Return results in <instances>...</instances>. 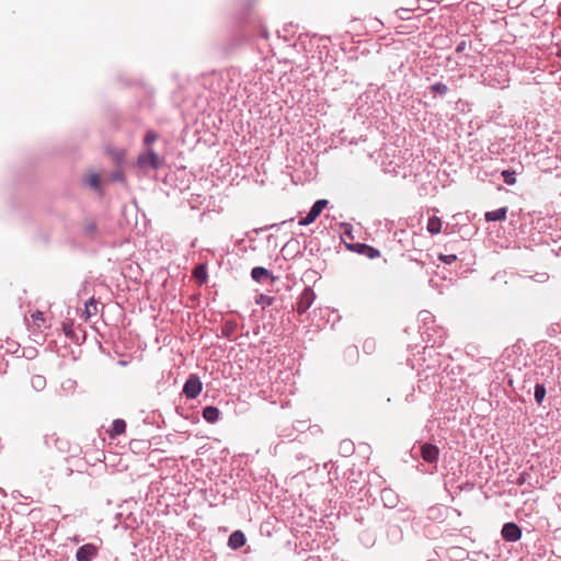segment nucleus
<instances>
[{"label": "nucleus", "mask_w": 561, "mask_h": 561, "mask_svg": "<svg viewBox=\"0 0 561 561\" xmlns=\"http://www.w3.org/2000/svg\"><path fill=\"white\" fill-rule=\"evenodd\" d=\"M466 48V42H461L457 47H456V51H462L465 50Z\"/></svg>", "instance_id": "bb28decb"}, {"label": "nucleus", "mask_w": 561, "mask_h": 561, "mask_svg": "<svg viewBox=\"0 0 561 561\" xmlns=\"http://www.w3.org/2000/svg\"><path fill=\"white\" fill-rule=\"evenodd\" d=\"M439 260L442 262H444L445 264H451L457 260V256L455 254H448V255L440 254Z\"/></svg>", "instance_id": "a878e982"}, {"label": "nucleus", "mask_w": 561, "mask_h": 561, "mask_svg": "<svg viewBox=\"0 0 561 561\" xmlns=\"http://www.w3.org/2000/svg\"><path fill=\"white\" fill-rule=\"evenodd\" d=\"M316 299V294L314 291L312 290L311 287H306L300 297H299V300L297 302V311L298 313H305L310 307L311 305L313 304Z\"/></svg>", "instance_id": "20e7f679"}, {"label": "nucleus", "mask_w": 561, "mask_h": 561, "mask_svg": "<svg viewBox=\"0 0 561 561\" xmlns=\"http://www.w3.org/2000/svg\"><path fill=\"white\" fill-rule=\"evenodd\" d=\"M32 325L41 330L43 327L46 325V319L44 317V313L42 311H35L31 314Z\"/></svg>", "instance_id": "4468645a"}, {"label": "nucleus", "mask_w": 561, "mask_h": 561, "mask_svg": "<svg viewBox=\"0 0 561 561\" xmlns=\"http://www.w3.org/2000/svg\"><path fill=\"white\" fill-rule=\"evenodd\" d=\"M219 414L220 412L216 407L210 405L203 410V417L209 423H215L219 419Z\"/></svg>", "instance_id": "f8f14e48"}, {"label": "nucleus", "mask_w": 561, "mask_h": 561, "mask_svg": "<svg viewBox=\"0 0 561 561\" xmlns=\"http://www.w3.org/2000/svg\"><path fill=\"white\" fill-rule=\"evenodd\" d=\"M228 545L232 549H239L245 545V536L241 530L233 531L228 540Z\"/></svg>", "instance_id": "6e6552de"}, {"label": "nucleus", "mask_w": 561, "mask_h": 561, "mask_svg": "<svg viewBox=\"0 0 561 561\" xmlns=\"http://www.w3.org/2000/svg\"><path fill=\"white\" fill-rule=\"evenodd\" d=\"M137 164L139 168L150 167L157 170L161 167L162 161L153 150L148 149L146 152L138 156Z\"/></svg>", "instance_id": "f03ea898"}, {"label": "nucleus", "mask_w": 561, "mask_h": 561, "mask_svg": "<svg viewBox=\"0 0 561 561\" xmlns=\"http://www.w3.org/2000/svg\"><path fill=\"white\" fill-rule=\"evenodd\" d=\"M502 176L504 179V182L508 185H513L516 183L515 172L510 170H504L502 172Z\"/></svg>", "instance_id": "aec40b11"}, {"label": "nucleus", "mask_w": 561, "mask_h": 561, "mask_svg": "<svg viewBox=\"0 0 561 561\" xmlns=\"http://www.w3.org/2000/svg\"><path fill=\"white\" fill-rule=\"evenodd\" d=\"M193 275L194 277L199 282V283H205L206 279H207V270H206V266L204 265H198L194 268V272H193Z\"/></svg>", "instance_id": "dca6fc26"}, {"label": "nucleus", "mask_w": 561, "mask_h": 561, "mask_svg": "<svg viewBox=\"0 0 561 561\" xmlns=\"http://www.w3.org/2000/svg\"><path fill=\"white\" fill-rule=\"evenodd\" d=\"M328 206L327 199L317 201L311 207L310 211L305 218L299 220L300 226H308L312 224L321 214V211Z\"/></svg>", "instance_id": "7ed1b4c3"}, {"label": "nucleus", "mask_w": 561, "mask_h": 561, "mask_svg": "<svg viewBox=\"0 0 561 561\" xmlns=\"http://www.w3.org/2000/svg\"><path fill=\"white\" fill-rule=\"evenodd\" d=\"M83 230L87 236H92L96 230V225L94 222H88L84 225Z\"/></svg>", "instance_id": "393cba45"}, {"label": "nucleus", "mask_w": 561, "mask_h": 561, "mask_svg": "<svg viewBox=\"0 0 561 561\" xmlns=\"http://www.w3.org/2000/svg\"><path fill=\"white\" fill-rule=\"evenodd\" d=\"M401 12H402V13H407V12H408V10H407V9H400V10H398V13H401Z\"/></svg>", "instance_id": "cd10ccee"}, {"label": "nucleus", "mask_w": 561, "mask_h": 561, "mask_svg": "<svg viewBox=\"0 0 561 561\" xmlns=\"http://www.w3.org/2000/svg\"><path fill=\"white\" fill-rule=\"evenodd\" d=\"M421 456L424 461L428 463H434L438 459L439 449L437 446L426 443L421 447Z\"/></svg>", "instance_id": "0eeeda50"}, {"label": "nucleus", "mask_w": 561, "mask_h": 561, "mask_svg": "<svg viewBox=\"0 0 561 561\" xmlns=\"http://www.w3.org/2000/svg\"><path fill=\"white\" fill-rule=\"evenodd\" d=\"M360 248V252L368 256L369 259H376L380 256V251L370 245L362 244Z\"/></svg>", "instance_id": "f3484780"}, {"label": "nucleus", "mask_w": 561, "mask_h": 561, "mask_svg": "<svg viewBox=\"0 0 561 561\" xmlns=\"http://www.w3.org/2000/svg\"><path fill=\"white\" fill-rule=\"evenodd\" d=\"M432 90L439 94H446L448 92V87L444 83H436L432 85Z\"/></svg>", "instance_id": "5701e85b"}, {"label": "nucleus", "mask_w": 561, "mask_h": 561, "mask_svg": "<svg viewBox=\"0 0 561 561\" xmlns=\"http://www.w3.org/2000/svg\"><path fill=\"white\" fill-rule=\"evenodd\" d=\"M546 397V388L541 383H537L535 387V400L540 405Z\"/></svg>", "instance_id": "6ab92c4d"}, {"label": "nucleus", "mask_w": 561, "mask_h": 561, "mask_svg": "<svg viewBox=\"0 0 561 561\" xmlns=\"http://www.w3.org/2000/svg\"><path fill=\"white\" fill-rule=\"evenodd\" d=\"M88 184L98 190L100 187V176L96 173H93L88 179Z\"/></svg>", "instance_id": "4be33fe9"}, {"label": "nucleus", "mask_w": 561, "mask_h": 561, "mask_svg": "<svg viewBox=\"0 0 561 561\" xmlns=\"http://www.w3.org/2000/svg\"><path fill=\"white\" fill-rule=\"evenodd\" d=\"M126 431V422L124 420L117 419L112 423L111 430L107 431L111 437H115L124 434Z\"/></svg>", "instance_id": "9d476101"}, {"label": "nucleus", "mask_w": 561, "mask_h": 561, "mask_svg": "<svg viewBox=\"0 0 561 561\" xmlns=\"http://www.w3.org/2000/svg\"><path fill=\"white\" fill-rule=\"evenodd\" d=\"M123 157H124V153H123V152H121V153H119V158H118V159H122Z\"/></svg>", "instance_id": "c85d7f7f"}, {"label": "nucleus", "mask_w": 561, "mask_h": 561, "mask_svg": "<svg viewBox=\"0 0 561 561\" xmlns=\"http://www.w3.org/2000/svg\"><path fill=\"white\" fill-rule=\"evenodd\" d=\"M501 535L505 541L515 542L522 537V529L515 523L504 524Z\"/></svg>", "instance_id": "39448f33"}, {"label": "nucleus", "mask_w": 561, "mask_h": 561, "mask_svg": "<svg viewBox=\"0 0 561 561\" xmlns=\"http://www.w3.org/2000/svg\"><path fill=\"white\" fill-rule=\"evenodd\" d=\"M341 449L346 454H352L354 451V444L350 440H343L341 443Z\"/></svg>", "instance_id": "b1692460"}, {"label": "nucleus", "mask_w": 561, "mask_h": 561, "mask_svg": "<svg viewBox=\"0 0 561 561\" xmlns=\"http://www.w3.org/2000/svg\"><path fill=\"white\" fill-rule=\"evenodd\" d=\"M98 313V301L91 298L89 301L85 302L83 316L85 320H89L91 317L95 316Z\"/></svg>", "instance_id": "ddd939ff"}, {"label": "nucleus", "mask_w": 561, "mask_h": 561, "mask_svg": "<svg viewBox=\"0 0 561 561\" xmlns=\"http://www.w3.org/2000/svg\"><path fill=\"white\" fill-rule=\"evenodd\" d=\"M251 276L254 280L261 282L264 278L271 277V273L264 267L256 266L252 270Z\"/></svg>", "instance_id": "2eb2a0df"}, {"label": "nucleus", "mask_w": 561, "mask_h": 561, "mask_svg": "<svg viewBox=\"0 0 561 561\" xmlns=\"http://www.w3.org/2000/svg\"><path fill=\"white\" fill-rule=\"evenodd\" d=\"M98 547L93 543L81 546L76 553L77 561H91L98 554Z\"/></svg>", "instance_id": "423d86ee"}, {"label": "nucleus", "mask_w": 561, "mask_h": 561, "mask_svg": "<svg viewBox=\"0 0 561 561\" xmlns=\"http://www.w3.org/2000/svg\"><path fill=\"white\" fill-rule=\"evenodd\" d=\"M158 139V134L153 130H148L146 133L144 142L146 146H150L152 142H154Z\"/></svg>", "instance_id": "412c9836"}, {"label": "nucleus", "mask_w": 561, "mask_h": 561, "mask_svg": "<svg viewBox=\"0 0 561 561\" xmlns=\"http://www.w3.org/2000/svg\"><path fill=\"white\" fill-rule=\"evenodd\" d=\"M31 383L35 390H42L46 385V379L42 375H34L31 378Z\"/></svg>", "instance_id": "a211bd4d"}, {"label": "nucleus", "mask_w": 561, "mask_h": 561, "mask_svg": "<svg viewBox=\"0 0 561 561\" xmlns=\"http://www.w3.org/2000/svg\"><path fill=\"white\" fill-rule=\"evenodd\" d=\"M203 389V383L197 375H191L183 387V393L187 399H195Z\"/></svg>", "instance_id": "f257e3e1"}, {"label": "nucleus", "mask_w": 561, "mask_h": 561, "mask_svg": "<svg viewBox=\"0 0 561 561\" xmlns=\"http://www.w3.org/2000/svg\"><path fill=\"white\" fill-rule=\"evenodd\" d=\"M443 222L439 217L433 216L428 219L426 229L431 234H437L442 230Z\"/></svg>", "instance_id": "9b49d317"}, {"label": "nucleus", "mask_w": 561, "mask_h": 561, "mask_svg": "<svg viewBox=\"0 0 561 561\" xmlns=\"http://www.w3.org/2000/svg\"><path fill=\"white\" fill-rule=\"evenodd\" d=\"M506 216L507 207H501L492 211H486L484 215L486 221H504Z\"/></svg>", "instance_id": "1a4fd4ad"}]
</instances>
